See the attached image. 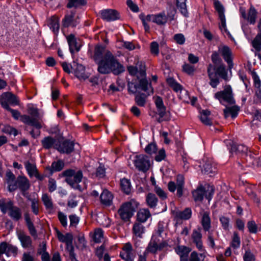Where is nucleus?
Wrapping results in <instances>:
<instances>
[{
	"mask_svg": "<svg viewBox=\"0 0 261 261\" xmlns=\"http://www.w3.org/2000/svg\"><path fill=\"white\" fill-rule=\"evenodd\" d=\"M134 164L139 171L144 172H146L150 166L148 157L143 154L136 155L134 160Z\"/></svg>",
	"mask_w": 261,
	"mask_h": 261,
	"instance_id": "obj_6",
	"label": "nucleus"
},
{
	"mask_svg": "<svg viewBox=\"0 0 261 261\" xmlns=\"http://www.w3.org/2000/svg\"><path fill=\"white\" fill-rule=\"evenodd\" d=\"M66 38L69 47V50L72 54L75 51H79L80 50L81 45L78 43L74 35L70 34L67 36Z\"/></svg>",
	"mask_w": 261,
	"mask_h": 261,
	"instance_id": "obj_17",
	"label": "nucleus"
},
{
	"mask_svg": "<svg viewBox=\"0 0 261 261\" xmlns=\"http://www.w3.org/2000/svg\"><path fill=\"white\" fill-rule=\"evenodd\" d=\"M0 103L5 109L9 107V103L12 105H18L19 100L16 96L11 92H5L3 93L0 98Z\"/></svg>",
	"mask_w": 261,
	"mask_h": 261,
	"instance_id": "obj_7",
	"label": "nucleus"
},
{
	"mask_svg": "<svg viewBox=\"0 0 261 261\" xmlns=\"http://www.w3.org/2000/svg\"><path fill=\"white\" fill-rule=\"evenodd\" d=\"M202 172L204 174H209L211 173H215L216 169L214 165H213L212 162L210 160L206 161L204 164L203 165Z\"/></svg>",
	"mask_w": 261,
	"mask_h": 261,
	"instance_id": "obj_34",
	"label": "nucleus"
},
{
	"mask_svg": "<svg viewBox=\"0 0 261 261\" xmlns=\"http://www.w3.org/2000/svg\"><path fill=\"white\" fill-rule=\"evenodd\" d=\"M191 210L189 208H186L183 211L177 212L176 217L181 219L188 220L191 218Z\"/></svg>",
	"mask_w": 261,
	"mask_h": 261,
	"instance_id": "obj_45",
	"label": "nucleus"
},
{
	"mask_svg": "<svg viewBox=\"0 0 261 261\" xmlns=\"http://www.w3.org/2000/svg\"><path fill=\"white\" fill-rule=\"evenodd\" d=\"M218 52L227 63L229 68L231 69L233 67V64L232 59V52L230 48L228 46L221 45L218 47Z\"/></svg>",
	"mask_w": 261,
	"mask_h": 261,
	"instance_id": "obj_10",
	"label": "nucleus"
},
{
	"mask_svg": "<svg viewBox=\"0 0 261 261\" xmlns=\"http://www.w3.org/2000/svg\"><path fill=\"white\" fill-rule=\"evenodd\" d=\"M83 178V173L81 170L78 171L76 173L74 172V175L72 176V180L75 184L80 183Z\"/></svg>",
	"mask_w": 261,
	"mask_h": 261,
	"instance_id": "obj_63",
	"label": "nucleus"
},
{
	"mask_svg": "<svg viewBox=\"0 0 261 261\" xmlns=\"http://www.w3.org/2000/svg\"><path fill=\"white\" fill-rule=\"evenodd\" d=\"M252 79L253 80V84L255 87V90L257 89H261V81L260 80L256 72H253L252 73Z\"/></svg>",
	"mask_w": 261,
	"mask_h": 261,
	"instance_id": "obj_57",
	"label": "nucleus"
},
{
	"mask_svg": "<svg viewBox=\"0 0 261 261\" xmlns=\"http://www.w3.org/2000/svg\"><path fill=\"white\" fill-rule=\"evenodd\" d=\"M87 0H68L66 7L68 8H80L86 5Z\"/></svg>",
	"mask_w": 261,
	"mask_h": 261,
	"instance_id": "obj_36",
	"label": "nucleus"
},
{
	"mask_svg": "<svg viewBox=\"0 0 261 261\" xmlns=\"http://www.w3.org/2000/svg\"><path fill=\"white\" fill-rule=\"evenodd\" d=\"M150 52L154 55H158L159 53V44L155 41L152 42L150 44Z\"/></svg>",
	"mask_w": 261,
	"mask_h": 261,
	"instance_id": "obj_64",
	"label": "nucleus"
},
{
	"mask_svg": "<svg viewBox=\"0 0 261 261\" xmlns=\"http://www.w3.org/2000/svg\"><path fill=\"white\" fill-rule=\"evenodd\" d=\"M24 165L29 176L30 177L34 176L35 172L38 170L36 165L29 161L25 162Z\"/></svg>",
	"mask_w": 261,
	"mask_h": 261,
	"instance_id": "obj_40",
	"label": "nucleus"
},
{
	"mask_svg": "<svg viewBox=\"0 0 261 261\" xmlns=\"http://www.w3.org/2000/svg\"><path fill=\"white\" fill-rule=\"evenodd\" d=\"M167 22V17L164 12L154 15L153 22L158 25H164Z\"/></svg>",
	"mask_w": 261,
	"mask_h": 261,
	"instance_id": "obj_38",
	"label": "nucleus"
},
{
	"mask_svg": "<svg viewBox=\"0 0 261 261\" xmlns=\"http://www.w3.org/2000/svg\"><path fill=\"white\" fill-rule=\"evenodd\" d=\"M217 75L225 81L228 80L227 71L224 65H220L216 68V76Z\"/></svg>",
	"mask_w": 261,
	"mask_h": 261,
	"instance_id": "obj_42",
	"label": "nucleus"
},
{
	"mask_svg": "<svg viewBox=\"0 0 261 261\" xmlns=\"http://www.w3.org/2000/svg\"><path fill=\"white\" fill-rule=\"evenodd\" d=\"M182 70L185 72L190 75L193 74L195 71V68L194 66L185 63L182 66Z\"/></svg>",
	"mask_w": 261,
	"mask_h": 261,
	"instance_id": "obj_62",
	"label": "nucleus"
},
{
	"mask_svg": "<svg viewBox=\"0 0 261 261\" xmlns=\"http://www.w3.org/2000/svg\"><path fill=\"white\" fill-rule=\"evenodd\" d=\"M240 238L239 237L238 233L237 232H234L232 238V241L231 242V246L233 249H237L240 247Z\"/></svg>",
	"mask_w": 261,
	"mask_h": 261,
	"instance_id": "obj_51",
	"label": "nucleus"
},
{
	"mask_svg": "<svg viewBox=\"0 0 261 261\" xmlns=\"http://www.w3.org/2000/svg\"><path fill=\"white\" fill-rule=\"evenodd\" d=\"M64 167V163L61 160H59L57 162H54L51 166V170L54 172H57L62 170Z\"/></svg>",
	"mask_w": 261,
	"mask_h": 261,
	"instance_id": "obj_52",
	"label": "nucleus"
},
{
	"mask_svg": "<svg viewBox=\"0 0 261 261\" xmlns=\"http://www.w3.org/2000/svg\"><path fill=\"white\" fill-rule=\"evenodd\" d=\"M215 8L219 14V17L220 20L219 28L221 31H224L225 32L229 34L226 28V19L224 15V9L223 6L218 1H215L214 3Z\"/></svg>",
	"mask_w": 261,
	"mask_h": 261,
	"instance_id": "obj_9",
	"label": "nucleus"
},
{
	"mask_svg": "<svg viewBox=\"0 0 261 261\" xmlns=\"http://www.w3.org/2000/svg\"><path fill=\"white\" fill-rule=\"evenodd\" d=\"M186 1L187 0H176L177 7L179 9L181 13L185 16L188 14Z\"/></svg>",
	"mask_w": 261,
	"mask_h": 261,
	"instance_id": "obj_44",
	"label": "nucleus"
},
{
	"mask_svg": "<svg viewBox=\"0 0 261 261\" xmlns=\"http://www.w3.org/2000/svg\"><path fill=\"white\" fill-rule=\"evenodd\" d=\"M96 64L98 72L102 74L113 73L115 75H119L125 71L124 67L111 51H107L105 57Z\"/></svg>",
	"mask_w": 261,
	"mask_h": 261,
	"instance_id": "obj_1",
	"label": "nucleus"
},
{
	"mask_svg": "<svg viewBox=\"0 0 261 261\" xmlns=\"http://www.w3.org/2000/svg\"><path fill=\"white\" fill-rule=\"evenodd\" d=\"M138 88L145 92H148V95H149L150 93H153V89L146 79H143L139 81Z\"/></svg>",
	"mask_w": 261,
	"mask_h": 261,
	"instance_id": "obj_32",
	"label": "nucleus"
},
{
	"mask_svg": "<svg viewBox=\"0 0 261 261\" xmlns=\"http://www.w3.org/2000/svg\"><path fill=\"white\" fill-rule=\"evenodd\" d=\"M17 185L19 188L22 192L27 191L30 186L29 180L24 176L19 177L18 178Z\"/></svg>",
	"mask_w": 261,
	"mask_h": 261,
	"instance_id": "obj_33",
	"label": "nucleus"
},
{
	"mask_svg": "<svg viewBox=\"0 0 261 261\" xmlns=\"http://www.w3.org/2000/svg\"><path fill=\"white\" fill-rule=\"evenodd\" d=\"M146 95L143 93H138L135 97V101L136 103L140 107L144 106L146 102Z\"/></svg>",
	"mask_w": 261,
	"mask_h": 261,
	"instance_id": "obj_50",
	"label": "nucleus"
},
{
	"mask_svg": "<svg viewBox=\"0 0 261 261\" xmlns=\"http://www.w3.org/2000/svg\"><path fill=\"white\" fill-rule=\"evenodd\" d=\"M257 11L254 7L251 6L246 18L244 19L247 20L250 24H254L257 17Z\"/></svg>",
	"mask_w": 261,
	"mask_h": 261,
	"instance_id": "obj_31",
	"label": "nucleus"
},
{
	"mask_svg": "<svg viewBox=\"0 0 261 261\" xmlns=\"http://www.w3.org/2000/svg\"><path fill=\"white\" fill-rule=\"evenodd\" d=\"M56 139L50 136L46 137L41 140L42 145L45 149H49L52 147L56 148V145H58L56 144Z\"/></svg>",
	"mask_w": 261,
	"mask_h": 261,
	"instance_id": "obj_26",
	"label": "nucleus"
},
{
	"mask_svg": "<svg viewBox=\"0 0 261 261\" xmlns=\"http://www.w3.org/2000/svg\"><path fill=\"white\" fill-rule=\"evenodd\" d=\"M138 206V203L134 200L123 203L118 210V214L124 221H128L133 217Z\"/></svg>",
	"mask_w": 261,
	"mask_h": 261,
	"instance_id": "obj_3",
	"label": "nucleus"
},
{
	"mask_svg": "<svg viewBox=\"0 0 261 261\" xmlns=\"http://www.w3.org/2000/svg\"><path fill=\"white\" fill-rule=\"evenodd\" d=\"M147 250L150 253H155L158 251L157 242L151 240L147 247Z\"/></svg>",
	"mask_w": 261,
	"mask_h": 261,
	"instance_id": "obj_55",
	"label": "nucleus"
},
{
	"mask_svg": "<svg viewBox=\"0 0 261 261\" xmlns=\"http://www.w3.org/2000/svg\"><path fill=\"white\" fill-rule=\"evenodd\" d=\"M56 149L62 153L67 154L70 153L73 151L74 148V143L72 141L65 140L61 143L59 145H56Z\"/></svg>",
	"mask_w": 261,
	"mask_h": 261,
	"instance_id": "obj_14",
	"label": "nucleus"
},
{
	"mask_svg": "<svg viewBox=\"0 0 261 261\" xmlns=\"http://www.w3.org/2000/svg\"><path fill=\"white\" fill-rule=\"evenodd\" d=\"M17 253V248L12 245H8L7 244V250L5 252L7 256L13 255L16 256Z\"/></svg>",
	"mask_w": 261,
	"mask_h": 261,
	"instance_id": "obj_59",
	"label": "nucleus"
},
{
	"mask_svg": "<svg viewBox=\"0 0 261 261\" xmlns=\"http://www.w3.org/2000/svg\"><path fill=\"white\" fill-rule=\"evenodd\" d=\"M113 199V195L107 190H103L100 195L101 203L106 206L111 205L112 203Z\"/></svg>",
	"mask_w": 261,
	"mask_h": 261,
	"instance_id": "obj_18",
	"label": "nucleus"
},
{
	"mask_svg": "<svg viewBox=\"0 0 261 261\" xmlns=\"http://www.w3.org/2000/svg\"><path fill=\"white\" fill-rule=\"evenodd\" d=\"M173 40L174 42L178 45H183L186 41V38L184 34L177 33L174 35Z\"/></svg>",
	"mask_w": 261,
	"mask_h": 261,
	"instance_id": "obj_54",
	"label": "nucleus"
},
{
	"mask_svg": "<svg viewBox=\"0 0 261 261\" xmlns=\"http://www.w3.org/2000/svg\"><path fill=\"white\" fill-rule=\"evenodd\" d=\"M58 218L64 227H66L67 226V218L66 215H65L62 212H59L58 213Z\"/></svg>",
	"mask_w": 261,
	"mask_h": 261,
	"instance_id": "obj_60",
	"label": "nucleus"
},
{
	"mask_svg": "<svg viewBox=\"0 0 261 261\" xmlns=\"http://www.w3.org/2000/svg\"><path fill=\"white\" fill-rule=\"evenodd\" d=\"M137 217L139 222L143 223L151 217V214L148 209L142 208L138 211Z\"/></svg>",
	"mask_w": 261,
	"mask_h": 261,
	"instance_id": "obj_27",
	"label": "nucleus"
},
{
	"mask_svg": "<svg viewBox=\"0 0 261 261\" xmlns=\"http://www.w3.org/2000/svg\"><path fill=\"white\" fill-rule=\"evenodd\" d=\"M174 251L180 258L187 257L191 249L190 247L184 245H177L174 248Z\"/></svg>",
	"mask_w": 261,
	"mask_h": 261,
	"instance_id": "obj_21",
	"label": "nucleus"
},
{
	"mask_svg": "<svg viewBox=\"0 0 261 261\" xmlns=\"http://www.w3.org/2000/svg\"><path fill=\"white\" fill-rule=\"evenodd\" d=\"M58 238L60 242L65 243L67 245L71 244L73 240V236L70 233L63 234L62 233L58 232Z\"/></svg>",
	"mask_w": 261,
	"mask_h": 261,
	"instance_id": "obj_39",
	"label": "nucleus"
},
{
	"mask_svg": "<svg viewBox=\"0 0 261 261\" xmlns=\"http://www.w3.org/2000/svg\"><path fill=\"white\" fill-rule=\"evenodd\" d=\"M145 231V227L141 223H135L133 227V232L136 238H142Z\"/></svg>",
	"mask_w": 261,
	"mask_h": 261,
	"instance_id": "obj_22",
	"label": "nucleus"
},
{
	"mask_svg": "<svg viewBox=\"0 0 261 261\" xmlns=\"http://www.w3.org/2000/svg\"><path fill=\"white\" fill-rule=\"evenodd\" d=\"M239 111V108L236 106L226 107L223 111L224 117L225 118H227L229 116H231L232 118H234L237 116Z\"/></svg>",
	"mask_w": 261,
	"mask_h": 261,
	"instance_id": "obj_29",
	"label": "nucleus"
},
{
	"mask_svg": "<svg viewBox=\"0 0 261 261\" xmlns=\"http://www.w3.org/2000/svg\"><path fill=\"white\" fill-rule=\"evenodd\" d=\"M159 117L157 121L159 122H161L163 121H168L170 118L167 115L166 107L157 109Z\"/></svg>",
	"mask_w": 261,
	"mask_h": 261,
	"instance_id": "obj_46",
	"label": "nucleus"
},
{
	"mask_svg": "<svg viewBox=\"0 0 261 261\" xmlns=\"http://www.w3.org/2000/svg\"><path fill=\"white\" fill-rule=\"evenodd\" d=\"M252 45L256 51L261 50V33H258L252 41Z\"/></svg>",
	"mask_w": 261,
	"mask_h": 261,
	"instance_id": "obj_48",
	"label": "nucleus"
},
{
	"mask_svg": "<svg viewBox=\"0 0 261 261\" xmlns=\"http://www.w3.org/2000/svg\"><path fill=\"white\" fill-rule=\"evenodd\" d=\"M193 242L195 244L197 248L200 251L204 250L202 241V234L200 229H194L192 234Z\"/></svg>",
	"mask_w": 261,
	"mask_h": 261,
	"instance_id": "obj_13",
	"label": "nucleus"
},
{
	"mask_svg": "<svg viewBox=\"0 0 261 261\" xmlns=\"http://www.w3.org/2000/svg\"><path fill=\"white\" fill-rule=\"evenodd\" d=\"M154 192L162 199H165L167 198L166 193L161 188L157 185H155L154 187Z\"/></svg>",
	"mask_w": 261,
	"mask_h": 261,
	"instance_id": "obj_58",
	"label": "nucleus"
},
{
	"mask_svg": "<svg viewBox=\"0 0 261 261\" xmlns=\"http://www.w3.org/2000/svg\"><path fill=\"white\" fill-rule=\"evenodd\" d=\"M247 160H249L253 165L257 166H261V160H260V156L258 153H255L249 150L248 154H246Z\"/></svg>",
	"mask_w": 261,
	"mask_h": 261,
	"instance_id": "obj_24",
	"label": "nucleus"
},
{
	"mask_svg": "<svg viewBox=\"0 0 261 261\" xmlns=\"http://www.w3.org/2000/svg\"><path fill=\"white\" fill-rule=\"evenodd\" d=\"M48 26L55 34H57L59 31V19L55 16H52L49 20Z\"/></svg>",
	"mask_w": 261,
	"mask_h": 261,
	"instance_id": "obj_28",
	"label": "nucleus"
},
{
	"mask_svg": "<svg viewBox=\"0 0 261 261\" xmlns=\"http://www.w3.org/2000/svg\"><path fill=\"white\" fill-rule=\"evenodd\" d=\"M62 22L64 28L75 27L80 23V18L76 16L75 11H71L65 15Z\"/></svg>",
	"mask_w": 261,
	"mask_h": 261,
	"instance_id": "obj_8",
	"label": "nucleus"
},
{
	"mask_svg": "<svg viewBox=\"0 0 261 261\" xmlns=\"http://www.w3.org/2000/svg\"><path fill=\"white\" fill-rule=\"evenodd\" d=\"M133 247L130 243H126L120 253V256L125 261H134L135 254L133 252Z\"/></svg>",
	"mask_w": 261,
	"mask_h": 261,
	"instance_id": "obj_11",
	"label": "nucleus"
},
{
	"mask_svg": "<svg viewBox=\"0 0 261 261\" xmlns=\"http://www.w3.org/2000/svg\"><path fill=\"white\" fill-rule=\"evenodd\" d=\"M206 257L205 251L198 253L196 251H192L190 256L189 261H204Z\"/></svg>",
	"mask_w": 261,
	"mask_h": 261,
	"instance_id": "obj_37",
	"label": "nucleus"
},
{
	"mask_svg": "<svg viewBox=\"0 0 261 261\" xmlns=\"http://www.w3.org/2000/svg\"><path fill=\"white\" fill-rule=\"evenodd\" d=\"M200 214L202 216L201 223L203 229L205 231H209L211 228V220L210 217V213L208 211H203Z\"/></svg>",
	"mask_w": 261,
	"mask_h": 261,
	"instance_id": "obj_16",
	"label": "nucleus"
},
{
	"mask_svg": "<svg viewBox=\"0 0 261 261\" xmlns=\"http://www.w3.org/2000/svg\"><path fill=\"white\" fill-rule=\"evenodd\" d=\"M103 238V232L101 229H96L93 235V240L95 243H100Z\"/></svg>",
	"mask_w": 261,
	"mask_h": 261,
	"instance_id": "obj_53",
	"label": "nucleus"
},
{
	"mask_svg": "<svg viewBox=\"0 0 261 261\" xmlns=\"http://www.w3.org/2000/svg\"><path fill=\"white\" fill-rule=\"evenodd\" d=\"M7 107V109L6 110L11 113L12 117L15 120L20 118V120L24 124L34 126L38 129L41 128L42 126L39 121V112L37 109L34 108L30 109V114L32 115L30 116L27 115L21 116L20 113L18 110L12 109L10 107Z\"/></svg>",
	"mask_w": 261,
	"mask_h": 261,
	"instance_id": "obj_2",
	"label": "nucleus"
},
{
	"mask_svg": "<svg viewBox=\"0 0 261 261\" xmlns=\"http://www.w3.org/2000/svg\"><path fill=\"white\" fill-rule=\"evenodd\" d=\"M211 112L207 110H202L200 112V119L201 122L206 125H211L212 122L210 118Z\"/></svg>",
	"mask_w": 261,
	"mask_h": 261,
	"instance_id": "obj_35",
	"label": "nucleus"
},
{
	"mask_svg": "<svg viewBox=\"0 0 261 261\" xmlns=\"http://www.w3.org/2000/svg\"><path fill=\"white\" fill-rule=\"evenodd\" d=\"M41 200L46 210H52L54 208V204L51 197L47 193H43L42 195Z\"/></svg>",
	"mask_w": 261,
	"mask_h": 261,
	"instance_id": "obj_30",
	"label": "nucleus"
},
{
	"mask_svg": "<svg viewBox=\"0 0 261 261\" xmlns=\"http://www.w3.org/2000/svg\"><path fill=\"white\" fill-rule=\"evenodd\" d=\"M120 186L124 193L129 194L131 191V185L129 180L124 178L120 181Z\"/></svg>",
	"mask_w": 261,
	"mask_h": 261,
	"instance_id": "obj_43",
	"label": "nucleus"
},
{
	"mask_svg": "<svg viewBox=\"0 0 261 261\" xmlns=\"http://www.w3.org/2000/svg\"><path fill=\"white\" fill-rule=\"evenodd\" d=\"M168 189L172 193L177 190L176 195L181 197L183 195L185 187V178L183 175L178 174L176 177L175 181H170L168 182Z\"/></svg>",
	"mask_w": 261,
	"mask_h": 261,
	"instance_id": "obj_5",
	"label": "nucleus"
},
{
	"mask_svg": "<svg viewBox=\"0 0 261 261\" xmlns=\"http://www.w3.org/2000/svg\"><path fill=\"white\" fill-rule=\"evenodd\" d=\"M75 74L79 79L84 78L85 67L81 64L77 65L76 69L74 71Z\"/></svg>",
	"mask_w": 261,
	"mask_h": 261,
	"instance_id": "obj_56",
	"label": "nucleus"
},
{
	"mask_svg": "<svg viewBox=\"0 0 261 261\" xmlns=\"http://www.w3.org/2000/svg\"><path fill=\"white\" fill-rule=\"evenodd\" d=\"M205 191L202 186H199L196 190L192 192V195L195 201H202L203 199Z\"/></svg>",
	"mask_w": 261,
	"mask_h": 261,
	"instance_id": "obj_25",
	"label": "nucleus"
},
{
	"mask_svg": "<svg viewBox=\"0 0 261 261\" xmlns=\"http://www.w3.org/2000/svg\"><path fill=\"white\" fill-rule=\"evenodd\" d=\"M31 207L33 213L38 215L39 213V200L37 198H33L31 200Z\"/></svg>",
	"mask_w": 261,
	"mask_h": 261,
	"instance_id": "obj_49",
	"label": "nucleus"
},
{
	"mask_svg": "<svg viewBox=\"0 0 261 261\" xmlns=\"http://www.w3.org/2000/svg\"><path fill=\"white\" fill-rule=\"evenodd\" d=\"M214 97L224 106L235 103L232 90L229 85H226L223 90L216 92Z\"/></svg>",
	"mask_w": 261,
	"mask_h": 261,
	"instance_id": "obj_4",
	"label": "nucleus"
},
{
	"mask_svg": "<svg viewBox=\"0 0 261 261\" xmlns=\"http://www.w3.org/2000/svg\"><path fill=\"white\" fill-rule=\"evenodd\" d=\"M14 205L13 202L8 199H0V210L3 214H6L8 211H10Z\"/></svg>",
	"mask_w": 261,
	"mask_h": 261,
	"instance_id": "obj_20",
	"label": "nucleus"
},
{
	"mask_svg": "<svg viewBox=\"0 0 261 261\" xmlns=\"http://www.w3.org/2000/svg\"><path fill=\"white\" fill-rule=\"evenodd\" d=\"M100 14L102 19L107 21H115L119 19L118 12L113 9H105L100 11Z\"/></svg>",
	"mask_w": 261,
	"mask_h": 261,
	"instance_id": "obj_12",
	"label": "nucleus"
},
{
	"mask_svg": "<svg viewBox=\"0 0 261 261\" xmlns=\"http://www.w3.org/2000/svg\"><path fill=\"white\" fill-rule=\"evenodd\" d=\"M9 216L14 221H19L22 218L21 210L16 206L13 205L9 212Z\"/></svg>",
	"mask_w": 261,
	"mask_h": 261,
	"instance_id": "obj_23",
	"label": "nucleus"
},
{
	"mask_svg": "<svg viewBox=\"0 0 261 261\" xmlns=\"http://www.w3.org/2000/svg\"><path fill=\"white\" fill-rule=\"evenodd\" d=\"M70 220V226L71 227H76L80 221V218L75 214H72L69 216Z\"/></svg>",
	"mask_w": 261,
	"mask_h": 261,
	"instance_id": "obj_61",
	"label": "nucleus"
},
{
	"mask_svg": "<svg viewBox=\"0 0 261 261\" xmlns=\"http://www.w3.org/2000/svg\"><path fill=\"white\" fill-rule=\"evenodd\" d=\"M146 201L148 206L150 208H153L156 206L158 199L154 194L148 193L146 196Z\"/></svg>",
	"mask_w": 261,
	"mask_h": 261,
	"instance_id": "obj_41",
	"label": "nucleus"
},
{
	"mask_svg": "<svg viewBox=\"0 0 261 261\" xmlns=\"http://www.w3.org/2000/svg\"><path fill=\"white\" fill-rule=\"evenodd\" d=\"M17 236L23 248H28L32 246V239L25 232L22 231H19L17 232Z\"/></svg>",
	"mask_w": 261,
	"mask_h": 261,
	"instance_id": "obj_15",
	"label": "nucleus"
},
{
	"mask_svg": "<svg viewBox=\"0 0 261 261\" xmlns=\"http://www.w3.org/2000/svg\"><path fill=\"white\" fill-rule=\"evenodd\" d=\"M107 51H110L108 50H106L104 47L101 45H97L95 47L94 50V54L93 56V59L95 63L99 62L100 60L102 59L105 57V55Z\"/></svg>",
	"mask_w": 261,
	"mask_h": 261,
	"instance_id": "obj_19",
	"label": "nucleus"
},
{
	"mask_svg": "<svg viewBox=\"0 0 261 261\" xmlns=\"http://www.w3.org/2000/svg\"><path fill=\"white\" fill-rule=\"evenodd\" d=\"M74 174V171L72 169H68L64 171L63 173V176L67 177L66 181L71 186H73L74 183L72 180V176Z\"/></svg>",
	"mask_w": 261,
	"mask_h": 261,
	"instance_id": "obj_47",
	"label": "nucleus"
}]
</instances>
